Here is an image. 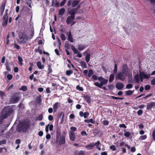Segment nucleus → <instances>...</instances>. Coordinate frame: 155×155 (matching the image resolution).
<instances>
[{"instance_id": "33", "label": "nucleus", "mask_w": 155, "mask_h": 155, "mask_svg": "<svg viewBox=\"0 0 155 155\" xmlns=\"http://www.w3.org/2000/svg\"><path fill=\"white\" fill-rule=\"evenodd\" d=\"M6 3L4 2L0 7V11H4L5 10V6Z\"/></svg>"}, {"instance_id": "1", "label": "nucleus", "mask_w": 155, "mask_h": 155, "mask_svg": "<svg viewBox=\"0 0 155 155\" xmlns=\"http://www.w3.org/2000/svg\"><path fill=\"white\" fill-rule=\"evenodd\" d=\"M56 133L55 143L59 146L64 144L66 143V133L64 132L63 134L61 135L60 131L57 130Z\"/></svg>"}, {"instance_id": "11", "label": "nucleus", "mask_w": 155, "mask_h": 155, "mask_svg": "<svg viewBox=\"0 0 155 155\" xmlns=\"http://www.w3.org/2000/svg\"><path fill=\"white\" fill-rule=\"evenodd\" d=\"M155 106V103L154 102H150L147 105V110H151L152 108Z\"/></svg>"}, {"instance_id": "39", "label": "nucleus", "mask_w": 155, "mask_h": 155, "mask_svg": "<svg viewBox=\"0 0 155 155\" xmlns=\"http://www.w3.org/2000/svg\"><path fill=\"white\" fill-rule=\"evenodd\" d=\"M52 70L51 68V64H49L48 65V73L49 74L52 72Z\"/></svg>"}, {"instance_id": "23", "label": "nucleus", "mask_w": 155, "mask_h": 155, "mask_svg": "<svg viewBox=\"0 0 155 155\" xmlns=\"http://www.w3.org/2000/svg\"><path fill=\"white\" fill-rule=\"evenodd\" d=\"M140 75H141V76L144 79H147L149 78L150 77L148 76L147 75L145 74L144 73L142 72H140Z\"/></svg>"}, {"instance_id": "63", "label": "nucleus", "mask_w": 155, "mask_h": 155, "mask_svg": "<svg viewBox=\"0 0 155 155\" xmlns=\"http://www.w3.org/2000/svg\"><path fill=\"white\" fill-rule=\"evenodd\" d=\"M66 2V0H63L61 3L60 5L61 6H63L64 5Z\"/></svg>"}, {"instance_id": "8", "label": "nucleus", "mask_w": 155, "mask_h": 155, "mask_svg": "<svg viewBox=\"0 0 155 155\" xmlns=\"http://www.w3.org/2000/svg\"><path fill=\"white\" fill-rule=\"evenodd\" d=\"M69 137L70 140L74 141L75 139V135L74 132L70 131L69 133Z\"/></svg>"}, {"instance_id": "32", "label": "nucleus", "mask_w": 155, "mask_h": 155, "mask_svg": "<svg viewBox=\"0 0 155 155\" xmlns=\"http://www.w3.org/2000/svg\"><path fill=\"white\" fill-rule=\"evenodd\" d=\"M94 144H95L96 148L98 150H101V148L99 146V144H100V142L99 140L97 141V142L95 143Z\"/></svg>"}, {"instance_id": "9", "label": "nucleus", "mask_w": 155, "mask_h": 155, "mask_svg": "<svg viewBox=\"0 0 155 155\" xmlns=\"http://www.w3.org/2000/svg\"><path fill=\"white\" fill-rule=\"evenodd\" d=\"M20 98L18 96H13L12 97L11 100L13 104L18 102Z\"/></svg>"}, {"instance_id": "57", "label": "nucleus", "mask_w": 155, "mask_h": 155, "mask_svg": "<svg viewBox=\"0 0 155 155\" xmlns=\"http://www.w3.org/2000/svg\"><path fill=\"white\" fill-rule=\"evenodd\" d=\"M6 143V141L5 140H3L0 141V145L5 144Z\"/></svg>"}, {"instance_id": "22", "label": "nucleus", "mask_w": 155, "mask_h": 155, "mask_svg": "<svg viewBox=\"0 0 155 155\" xmlns=\"http://www.w3.org/2000/svg\"><path fill=\"white\" fill-rule=\"evenodd\" d=\"M37 65L38 68L40 69L44 68V65H41V63L40 61H38L37 63Z\"/></svg>"}, {"instance_id": "12", "label": "nucleus", "mask_w": 155, "mask_h": 155, "mask_svg": "<svg viewBox=\"0 0 155 155\" xmlns=\"http://www.w3.org/2000/svg\"><path fill=\"white\" fill-rule=\"evenodd\" d=\"M75 18V17L71 16H69L67 17L66 20V22L68 25L70 24L71 22L73 21Z\"/></svg>"}, {"instance_id": "60", "label": "nucleus", "mask_w": 155, "mask_h": 155, "mask_svg": "<svg viewBox=\"0 0 155 155\" xmlns=\"http://www.w3.org/2000/svg\"><path fill=\"white\" fill-rule=\"evenodd\" d=\"M150 88V85L147 84L145 86V89L146 90H149Z\"/></svg>"}, {"instance_id": "56", "label": "nucleus", "mask_w": 155, "mask_h": 155, "mask_svg": "<svg viewBox=\"0 0 155 155\" xmlns=\"http://www.w3.org/2000/svg\"><path fill=\"white\" fill-rule=\"evenodd\" d=\"M110 148L111 150L113 151H114L116 150V148L115 145H112L110 147Z\"/></svg>"}, {"instance_id": "10", "label": "nucleus", "mask_w": 155, "mask_h": 155, "mask_svg": "<svg viewBox=\"0 0 155 155\" xmlns=\"http://www.w3.org/2000/svg\"><path fill=\"white\" fill-rule=\"evenodd\" d=\"M79 114L81 117L83 116L84 118H87L89 115V113L88 112H85L84 113L82 111H80Z\"/></svg>"}, {"instance_id": "36", "label": "nucleus", "mask_w": 155, "mask_h": 155, "mask_svg": "<svg viewBox=\"0 0 155 155\" xmlns=\"http://www.w3.org/2000/svg\"><path fill=\"white\" fill-rule=\"evenodd\" d=\"M43 119V116L42 114H40L36 117V120L39 121Z\"/></svg>"}, {"instance_id": "40", "label": "nucleus", "mask_w": 155, "mask_h": 155, "mask_svg": "<svg viewBox=\"0 0 155 155\" xmlns=\"http://www.w3.org/2000/svg\"><path fill=\"white\" fill-rule=\"evenodd\" d=\"M88 76L89 78L93 74V71L91 69H90L88 71Z\"/></svg>"}, {"instance_id": "50", "label": "nucleus", "mask_w": 155, "mask_h": 155, "mask_svg": "<svg viewBox=\"0 0 155 155\" xmlns=\"http://www.w3.org/2000/svg\"><path fill=\"white\" fill-rule=\"evenodd\" d=\"M27 89V87L25 86H23L21 87V89H20V90H22L23 91H26Z\"/></svg>"}, {"instance_id": "14", "label": "nucleus", "mask_w": 155, "mask_h": 155, "mask_svg": "<svg viewBox=\"0 0 155 155\" xmlns=\"http://www.w3.org/2000/svg\"><path fill=\"white\" fill-rule=\"evenodd\" d=\"M124 72L126 74H128V66L126 64H124L123 66L122 71Z\"/></svg>"}, {"instance_id": "24", "label": "nucleus", "mask_w": 155, "mask_h": 155, "mask_svg": "<svg viewBox=\"0 0 155 155\" xmlns=\"http://www.w3.org/2000/svg\"><path fill=\"white\" fill-rule=\"evenodd\" d=\"M114 74H111L109 76V82H111L114 79Z\"/></svg>"}, {"instance_id": "13", "label": "nucleus", "mask_w": 155, "mask_h": 155, "mask_svg": "<svg viewBox=\"0 0 155 155\" xmlns=\"http://www.w3.org/2000/svg\"><path fill=\"white\" fill-rule=\"evenodd\" d=\"M67 34L68 35V40L71 42H73L74 41V40L73 38V36L70 31L69 32H67Z\"/></svg>"}, {"instance_id": "25", "label": "nucleus", "mask_w": 155, "mask_h": 155, "mask_svg": "<svg viewBox=\"0 0 155 155\" xmlns=\"http://www.w3.org/2000/svg\"><path fill=\"white\" fill-rule=\"evenodd\" d=\"M84 122L86 123H91L92 124H94L95 123V121L93 119L91 118L90 119H85L84 120Z\"/></svg>"}, {"instance_id": "45", "label": "nucleus", "mask_w": 155, "mask_h": 155, "mask_svg": "<svg viewBox=\"0 0 155 155\" xmlns=\"http://www.w3.org/2000/svg\"><path fill=\"white\" fill-rule=\"evenodd\" d=\"M131 134L130 133L129 131H127L124 133V135L126 137H129Z\"/></svg>"}, {"instance_id": "49", "label": "nucleus", "mask_w": 155, "mask_h": 155, "mask_svg": "<svg viewBox=\"0 0 155 155\" xmlns=\"http://www.w3.org/2000/svg\"><path fill=\"white\" fill-rule=\"evenodd\" d=\"M76 88L77 90L81 91H83L84 90V89L82 87H80L79 85H78L77 86Z\"/></svg>"}, {"instance_id": "52", "label": "nucleus", "mask_w": 155, "mask_h": 155, "mask_svg": "<svg viewBox=\"0 0 155 155\" xmlns=\"http://www.w3.org/2000/svg\"><path fill=\"white\" fill-rule=\"evenodd\" d=\"M75 155H85L84 151L81 150L79 151L78 154H75Z\"/></svg>"}, {"instance_id": "4", "label": "nucleus", "mask_w": 155, "mask_h": 155, "mask_svg": "<svg viewBox=\"0 0 155 155\" xmlns=\"http://www.w3.org/2000/svg\"><path fill=\"white\" fill-rule=\"evenodd\" d=\"M18 36L19 39L18 40V42L19 44H25L29 40L28 37L24 32L19 33Z\"/></svg>"}, {"instance_id": "15", "label": "nucleus", "mask_w": 155, "mask_h": 155, "mask_svg": "<svg viewBox=\"0 0 155 155\" xmlns=\"http://www.w3.org/2000/svg\"><path fill=\"white\" fill-rule=\"evenodd\" d=\"M76 12L74 8H72L68 12V13L69 15H70V16L75 17V15L76 13Z\"/></svg>"}, {"instance_id": "16", "label": "nucleus", "mask_w": 155, "mask_h": 155, "mask_svg": "<svg viewBox=\"0 0 155 155\" xmlns=\"http://www.w3.org/2000/svg\"><path fill=\"white\" fill-rule=\"evenodd\" d=\"M60 103L58 102H57L54 104L53 105V109L54 113L57 111L58 107V106H60Z\"/></svg>"}, {"instance_id": "29", "label": "nucleus", "mask_w": 155, "mask_h": 155, "mask_svg": "<svg viewBox=\"0 0 155 155\" xmlns=\"http://www.w3.org/2000/svg\"><path fill=\"white\" fill-rule=\"evenodd\" d=\"M18 59L19 61V64L22 66L23 64L22 61L23 60L22 58L20 56H18Z\"/></svg>"}, {"instance_id": "61", "label": "nucleus", "mask_w": 155, "mask_h": 155, "mask_svg": "<svg viewBox=\"0 0 155 155\" xmlns=\"http://www.w3.org/2000/svg\"><path fill=\"white\" fill-rule=\"evenodd\" d=\"M8 21H3L2 22V25L3 26L5 27L7 26L8 23Z\"/></svg>"}, {"instance_id": "3", "label": "nucleus", "mask_w": 155, "mask_h": 155, "mask_svg": "<svg viewBox=\"0 0 155 155\" xmlns=\"http://www.w3.org/2000/svg\"><path fill=\"white\" fill-rule=\"evenodd\" d=\"M14 112L13 108L10 106H7L4 107L2 110V114L4 118H7L11 116Z\"/></svg>"}, {"instance_id": "31", "label": "nucleus", "mask_w": 155, "mask_h": 155, "mask_svg": "<svg viewBox=\"0 0 155 155\" xmlns=\"http://www.w3.org/2000/svg\"><path fill=\"white\" fill-rule=\"evenodd\" d=\"M87 46H86L84 45H80L78 46V49L79 51H82L84 50Z\"/></svg>"}, {"instance_id": "38", "label": "nucleus", "mask_w": 155, "mask_h": 155, "mask_svg": "<svg viewBox=\"0 0 155 155\" xmlns=\"http://www.w3.org/2000/svg\"><path fill=\"white\" fill-rule=\"evenodd\" d=\"M107 87H108V89L111 91H112L114 87V85L113 84L109 85Z\"/></svg>"}, {"instance_id": "6", "label": "nucleus", "mask_w": 155, "mask_h": 155, "mask_svg": "<svg viewBox=\"0 0 155 155\" xmlns=\"http://www.w3.org/2000/svg\"><path fill=\"white\" fill-rule=\"evenodd\" d=\"M108 81V79H106L104 78V79L102 81H101L100 84L97 82H96L94 83V84L95 86L100 88H102V86L104 85H105L107 84Z\"/></svg>"}, {"instance_id": "7", "label": "nucleus", "mask_w": 155, "mask_h": 155, "mask_svg": "<svg viewBox=\"0 0 155 155\" xmlns=\"http://www.w3.org/2000/svg\"><path fill=\"white\" fill-rule=\"evenodd\" d=\"M88 49H87L86 51H84L83 53V54L85 55L86 54L85 59V60L87 63H88L90 60L91 54L90 53H88Z\"/></svg>"}, {"instance_id": "54", "label": "nucleus", "mask_w": 155, "mask_h": 155, "mask_svg": "<svg viewBox=\"0 0 155 155\" xmlns=\"http://www.w3.org/2000/svg\"><path fill=\"white\" fill-rule=\"evenodd\" d=\"M64 47L65 48H66L67 49H69L70 48V46L68 43H65L64 45Z\"/></svg>"}, {"instance_id": "27", "label": "nucleus", "mask_w": 155, "mask_h": 155, "mask_svg": "<svg viewBox=\"0 0 155 155\" xmlns=\"http://www.w3.org/2000/svg\"><path fill=\"white\" fill-rule=\"evenodd\" d=\"M71 49L75 54L80 53V52L78 51L73 45L71 46Z\"/></svg>"}, {"instance_id": "64", "label": "nucleus", "mask_w": 155, "mask_h": 155, "mask_svg": "<svg viewBox=\"0 0 155 155\" xmlns=\"http://www.w3.org/2000/svg\"><path fill=\"white\" fill-rule=\"evenodd\" d=\"M151 83L152 85H155V78H153L151 81Z\"/></svg>"}, {"instance_id": "44", "label": "nucleus", "mask_w": 155, "mask_h": 155, "mask_svg": "<svg viewBox=\"0 0 155 155\" xmlns=\"http://www.w3.org/2000/svg\"><path fill=\"white\" fill-rule=\"evenodd\" d=\"M111 97L114 99H115V100H118V99H120V100H123L124 99V97H116L114 96H111Z\"/></svg>"}, {"instance_id": "47", "label": "nucleus", "mask_w": 155, "mask_h": 155, "mask_svg": "<svg viewBox=\"0 0 155 155\" xmlns=\"http://www.w3.org/2000/svg\"><path fill=\"white\" fill-rule=\"evenodd\" d=\"M133 85L130 84H127L126 86V88L127 89H130L133 87Z\"/></svg>"}, {"instance_id": "26", "label": "nucleus", "mask_w": 155, "mask_h": 155, "mask_svg": "<svg viewBox=\"0 0 155 155\" xmlns=\"http://www.w3.org/2000/svg\"><path fill=\"white\" fill-rule=\"evenodd\" d=\"M65 9L64 8H61L59 11L58 12V15H62L65 12Z\"/></svg>"}, {"instance_id": "51", "label": "nucleus", "mask_w": 155, "mask_h": 155, "mask_svg": "<svg viewBox=\"0 0 155 155\" xmlns=\"http://www.w3.org/2000/svg\"><path fill=\"white\" fill-rule=\"evenodd\" d=\"M152 136V140H153V141H155V129L153 131Z\"/></svg>"}, {"instance_id": "59", "label": "nucleus", "mask_w": 155, "mask_h": 155, "mask_svg": "<svg viewBox=\"0 0 155 155\" xmlns=\"http://www.w3.org/2000/svg\"><path fill=\"white\" fill-rule=\"evenodd\" d=\"M109 122L107 120H104L103 122V124L104 125H108L109 124Z\"/></svg>"}, {"instance_id": "42", "label": "nucleus", "mask_w": 155, "mask_h": 155, "mask_svg": "<svg viewBox=\"0 0 155 155\" xmlns=\"http://www.w3.org/2000/svg\"><path fill=\"white\" fill-rule=\"evenodd\" d=\"M147 138V136L145 135H143L140 136L139 138L140 140H144L146 139Z\"/></svg>"}, {"instance_id": "41", "label": "nucleus", "mask_w": 155, "mask_h": 155, "mask_svg": "<svg viewBox=\"0 0 155 155\" xmlns=\"http://www.w3.org/2000/svg\"><path fill=\"white\" fill-rule=\"evenodd\" d=\"M73 73L72 70H67L66 71V74L67 76H69Z\"/></svg>"}, {"instance_id": "58", "label": "nucleus", "mask_w": 155, "mask_h": 155, "mask_svg": "<svg viewBox=\"0 0 155 155\" xmlns=\"http://www.w3.org/2000/svg\"><path fill=\"white\" fill-rule=\"evenodd\" d=\"M143 113V111L142 110H139L137 112V114L139 116L141 115Z\"/></svg>"}, {"instance_id": "30", "label": "nucleus", "mask_w": 155, "mask_h": 155, "mask_svg": "<svg viewBox=\"0 0 155 155\" xmlns=\"http://www.w3.org/2000/svg\"><path fill=\"white\" fill-rule=\"evenodd\" d=\"M134 92V91L128 90L125 91V94L127 95L130 96L133 94Z\"/></svg>"}, {"instance_id": "19", "label": "nucleus", "mask_w": 155, "mask_h": 155, "mask_svg": "<svg viewBox=\"0 0 155 155\" xmlns=\"http://www.w3.org/2000/svg\"><path fill=\"white\" fill-rule=\"evenodd\" d=\"M80 1L78 0L77 1L74 0L72 2L71 6L72 8H74L77 6L80 2Z\"/></svg>"}, {"instance_id": "55", "label": "nucleus", "mask_w": 155, "mask_h": 155, "mask_svg": "<svg viewBox=\"0 0 155 155\" xmlns=\"http://www.w3.org/2000/svg\"><path fill=\"white\" fill-rule=\"evenodd\" d=\"M9 35L8 34L6 37V44L7 45H9Z\"/></svg>"}, {"instance_id": "21", "label": "nucleus", "mask_w": 155, "mask_h": 155, "mask_svg": "<svg viewBox=\"0 0 155 155\" xmlns=\"http://www.w3.org/2000/svg\"><path fill=\"white\" fill-rule=\"evenodd\" d=\"M84 98L85 100L87 103H91V97L89 96L86 95L85 96H84Z\"/></svg>"}, {"instance_id": "5", "label": "nucleus", "mask_w": 155, "mask_h": 155, "mask_svg": "<svg viewBox=\"0 0 155 155\" xmlns=\"http://www.w3.org/2000/svg\"><path fill=\"white\" fill-rule=\"evenodd\" d=\"M127 75V74H126L124 72H121L118 73L116 75L115 78L117 80L119 79L121 81H125L126 77Z\"/></svg>"}, {"instance_id": "2", "label": "nucleus", "mask_w": 155, "mask_h": 155, "mask_svg": "<svg viewBox=\"0 0 155 155\" xmlns=\"http://www.w3.org/2000/svg\"><path fill=\"white\" fill-rule=\"evenodd\" d=\"M30 126V121L29 120H25L21 122L19 126L18 130L19 132L22 131L23 132H26Z\"/></svg>"}, {"instance_id": "46", "label": "nucleus", "mask_w": 155, "mask_h": 155, "mask_svg": "<svg viewBox=\"0 0 155 155\" xmlns=\"http://www.w3.org/2000/svg\"><path fill=\"white\" fill-rule=\"evenodd\" d=\"M60 37L62 41H65L66 40V37L64 34H61Z\"/></svg>"}, {"instance_id": "35", "label": "nucleus", "mask_w": 155, "mask_h": 155, "mask_svg": "<svg viewBox=\"0 0 155 155\" xmlns=\"http://www.w3.org/2000/svg\"><path fill=\"white\" fill-rule=\"evenodd\" d=\"M4 117V115L2 114L0 115V124L3 123L4 119L5 118H6Z\"/></svg>"}, {"instance_id": "48", "label": "nucleus", "mask_w": 155, "mask_h": 155, "mask_svg": "<svg viewBox=\"0 0 155 155\" xmlns=\"http://www.w3.org/2000/svg\"><path fill=\"white\" fill-rule=\"evenodd\" d=\"M14 48L17 50H19L20 48V46L16 43H14Z\"/></svg>"}, {"instance_id": "18", "label": "nucleus", "mask_w": 155, "mask_h": 155, "mask_svg": "<svg viewBox=\"0 0 155 155\" xmlns=\"http://www.w3.org/2000/svg\"><path fill=\"white\" fill-rule=\"evenodd\" d=\"M95 145L94 143H92L86 146V147L88 150H91L94 148Z\"/></svg>"}, {"instance_id": "17", "label": "nucleus", "mask_w": 155, "mask_h": 155, "mask_svg": "<svg viewBox=\"0 0 155 155\" xmlns=\"http://www.w3.org/2000/svg\"><path fill=\"white\" fill-rule=\"evenodd\" d=\"M116 87L117 89L120 90L124 87V85L121 83H117L116 84Z\"/></svg>"}, {"instance_id": "53", "label": "nucleus", "mask_w": 155, "mask_h": 155, "mask_svg": "<svg viewBox=\"0 0 155 155\" xmlns=\"http://www.w3.org/2000/svg\"><path fill=\"white\" fill-rule=\"evenodd\" d=\"M13 77L12 75L10 74H8L7 75V78L9 81L12 79Z\"/></svg>"}, {"instance_id": "20", "label": "nucleus", "mask_w": 155, "mask_h": 155, "mask_svg": "<svg viewBox=\"0 0 155 155\" xmlns=\"http://www.w3.org/2000/svg\"><path fill=\"white\" fill-rule=\"evenodd\" d=\"M80 64L82 68L84 69L87 68V64L85 62L81 61L80 62Z\"/></svg>"}, {"instance_id": "37", "label": "nucleus", "mask_w": 155, "mask_h": 155, "mask_svg": "<svg viewBox=\"0 0 155 155\" xmlns=\"http://www.w3.org/2000/svg\"><path fill=\"white\" fill-rule=\"evenodd\" d=\"M5 96V93L1 91H0V97H1V99H3L4 97Z\"/></svg>"}, {"instance_id": "28", "label": "nucleus", "mask_w": 155, "mask_h": 155, "mask_svg": "<svg viewBox=\"0 0 155 155\" xmlns=\"http://www.w3.org/2000/svg\"><path fill=\"white\" fill-rule=\"evenodd\" d=\"M41 95H39V96H37L36 98V101L38 104H40L41 101Z\"/></svg>"}, {"instance_id": "43", "label": "nucleus", "mask_w": 155, "mask_h": 155, "mask_svg": "<svg viewBox=\"0 0 155 155\" xmlns=\"http://www.w3.org/2000/svg\"><path fill=\"white\" fill-rule=\"evenodd\" d=\"M117 65L116 64H115L114 65V68L113 70V73L114 74H116L117 72Z\"/></svg>"}, {"instance_id": "34", "label": "nucleus", "mask_w": 155, "mask_h": 155, "mask_svg": "<svg viewBox=\"0 0 155 155\" xmlns=\"http://www.w3.org/2000/svg\"><path fill=\"white\" fill-rule=\"evenodd\" d=\"M134 79L137 83L139 82V75L137 74L134 76Z\"/></svg>"}, {"instance_id": "62", "label": "nucleus", "mask_w": 155, "mask_h": 155, "mask_svg": "<svg viewBox=\"0 0 155 155\" xmlns=\"http://www.w3.org/2000/svg\"><path fill=\"white\" fill-rule=\"evenodd\" d=\"M81 134L83 136H87V134L86 132L85 131H82L81 132Z\"/></svg>"}]
</instances>
